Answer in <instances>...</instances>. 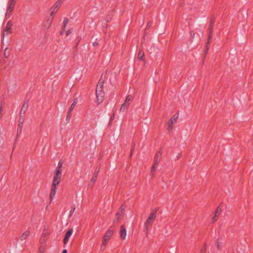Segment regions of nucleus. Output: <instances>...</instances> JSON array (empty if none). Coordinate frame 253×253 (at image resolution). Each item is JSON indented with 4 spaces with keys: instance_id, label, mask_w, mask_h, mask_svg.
Masks as SVG:
<instances>
[{
    "instance_id": "a878e982",
    "label": "nucleus",
    "mask_w": 253,
    "mask_h": 253,
    "mask_svg": "<svg viewBox=\"0 0 253 253\" xmlns=\"http://www.w3.org/2000/svg\"><path fill=\"white\" fill-rule=\"evenodd\" d=\"M97 174V173L96 174ZM96 176L97 175H95V176H93L91 178V179L90 180V183L92 184V185H93L96 181Z\"/></svg>"
},
{
    "instance_id": "1a4fd4ad",
    "label": "nucleus",
    "mask_w": 253,
    "mask_h": 253,
    "mask_svg": "<svg viewBox=\"0 0 253 253\" xmlns=\"http://www.w3.org/2000/svg\"><path fill=\"white\" fill-rule=\"evenodd\" d=\"M77 102H78V99L77 98L75 99L73 102L72 103L69 109V111L67 114V117H66L67 119H68L69 120L71 118V116H72L71 112L73 111V110L74 108L75 107V106H76V105L77 104Z\"/></svg>"
},
{
    "instance_id": "9b49d317",
    "label": "nucleus",
    "mask_w": 253,
    "mask_h": 253,
    "mask_svg": "<svg viewBox=\"0 0 253 253\" xmlns=\"http://www.w3.org/2000/svg\"><path fill=\"white\" fill-rule=\"evenodd\" d=\"M73 232V229L72 228H70L68 229V230L66 233L63 240V243L65 245H66L68 243L69 239L71 235H72Z\"/></svg>"
},
{
    "instance_id": "423d86ee",
    "label": "nucleus",
    "mask_w": 253,
    "mask_h": 253,
    "mask_svg": "<svg viewBox=\"0 0 253 253\" xmlns=\"http://www.w3.org/2000/svg\"><path fill=\"white\" fill-rule=\"evenodd\" d=\"M178 117L174 115L169 120L168 123V130L170 131L173 129V125L176 121Z\"/></svg>"
},
{
    "instance_id": "dca6fc26",
    "label": "nucleus",
    "mask_w": 253,
    "mask_h": 253,
    "mask_svg": "<svg viewBox=\"0 0 253 253\" xmlns=\"http://www.w3.org/2000/svg\"><path fill=\"white\" fill-rule=\"evenodd\" d=\"M129 103H127L125 101V102L122 105L120 109V111L124 112L125 110H127L129 106Z\"/></svg>"
},
{
    "instance_id": "5701e85b",
    "label": "nucleus",
    "mask_w": 253,
    "mask_h": 253,
    "mask_svg": "<svg viewBox=\"0 0 253 253\" xmlns=\"http://www.w3.org/2000/svg\"><path fill=\"white\" fill-rule=\"evenodd\" d=\"M214 23V20L213 18H211L210 21V24L209 26V30L210 32H211L212 31V27Z\"/></svg>"
},
{
    "instance_id": "2f4dec72",
    "label": "nucleus",
    "mask_w": 253,
    "mask_h": 253,
    "mask_svg": "<svg viewBox=\"0 0 253 253\" xmlns=\"http://www.w3.org/2000/svg\"><path fill=\"white\" fill-rule=\"evenodd\" d=\"M62 253H67V250L66 249H64L62 251Z\"/></svg>"
},
{
    "instance_id": "b1692460",
    "label": "nucleus",
    "mask_w": 253,
    "mask_h": 253,
    "mask_svg": "<svg viewBox=\"0 0 253 253\" xmlns=\"http://www.w3.org/2000/svg\"><path fill=\"white\" fill-rule=\"evenodd\" d=\"M45 249V246L44 245H42L39 249L38 253H43Z\"/></svg>"
},
{
    "instance_id": "7ed1b4c3",
    "label": "nucleus",
    "mask_w": 253,
    "mask_h": 253,
    "mask_svg": "<svg viewBox=\"0 0 253 253\" xmlns=\"http://www.w3.org/2000/svg\"><path fill=\"white\" fill-rule=\"evenodd\" d=\"M103 82L100 81L97 84L96 89V95L99 103L102 102L104 96V92L103 91Z\"/></svg>"
},
{
    "instance_id": "f257e3e1",
    "label": "nucleus",
    "mask_w": 253,
    "mask_h": 253,
    "mask_svg": "<svg viewBox=\"0 0 253 253\" xmlns=\"http://www.w3.org/2000/svg\"><path fill=\"white\" fill-rule=\"evenodd\" d=\"M62 165L63 162L61 161H59L58 166L54 172L53 180L50 194V199L51 201L53 199L56 192V186L59 185L61 181Z\"/></svg>"
},
{
    "instance_id": "6e6552de",
    "label": "nucleus",
    "mask_w": 253,
    "mask_h": 253,
    "mask_svg": "<svg viewBox=\"0 0 253 253\" xmlns=\"http://www.w3.org/2000/svg\"><path fill=\"white\" fill-rule=\"evenodd\" d=\"M125 210V205H122L120 208L119 211L116 214V217L114 222H118L120 220V216L123 215Z\"/></svg>"
},
{
    "instance_id": "39448f33",
    "label": "nucleus",
    "mask_w": 253,
    "mask_h": 253,
    "mask_svg": "<svg viewBox=\"0 0 253 253\" xmlns=\"http://www.w3.org/2000/svg\"><path fill=\"white\" fill-rule=\"evenodd\" d=\"M114 231L111 229H109L106 232L102 239V245L106 246L108 242L110 240L111 237L113 236Z\"/></svg>"
},
{
    "instance_id": "a211bd4d",
    "label": "nucleus",
    "mask_w": 253,
    "mask_h": 253,
    "mask_svg": "<svg viewBox=\"0 0 253 253\" xmlns=\"http://www.w3.org/2000/svg\"><path fill=\"white\" fill-rule=\"evenodd\" d=\"M12 24L10 22H8L4 32H9L12 30Z\"/></svg>"
},
{
    "instance_id": "58836bf2",
    "label": "nucleus",
    "mask_w": 253,
    "mask_h": 253,
    "mask_svg": "<svg viewBox=\"0 0 253 253\" xmlns=\"http://www.w3.org/2000/svg\"><path fill=\"white\" fill-rule=\"evenodd\" d=\"M67 32H71V30H69Z\"/></svg>"
},
{
    "instance_id": "412c9836",
    "label": "nucleus",
    "mask_w": 253,
    "mask_h": 253,
    "mask_svg": "<svg viewBox=\"0 0 253 253\" xmlns=\"http://www.w3.org/2000/svg\"><path fill=\"white\" fill-rule=\"evenodd\" d=\"M68 22V19L67 18H64V20H63V25H62V30L63 31H65V27L66 26V25L67 24Z\"/></svg>"
},
{
    "instance_id": "4c0bfd02",
    "label": "nucleus",
    "mask_w": 253,
    "mask_h": 253,
    "mask_svg": "<svg viewBox=\"0 0 253 253\" xmlns=\"http://www.w3.org/2000/svg\"><path fill=\"white\" fill-rule=\"evenodd\" d=\"M2 36H3V37H4L5 36L4 33H3V35H2Z\"/></svg>"
},
{
    "instance_id": "f3484780",
    "label": "nucleus",
    "mask_w": 253,
    "mask_h": 253,
    "mask_svg": "<svg viewBox=\"0 0 253 253\" xmlns=\"http://www.w3.org/2000/svg\"><path fill=\"white\" fill-rule=\"evenodd\" d=\"M30 232L29 231L27 230L25 232H24L21 236L20 239L21 240H25L29 235H30Z\"/></svg>"
},
{
    "instance_id": "7c9ffc66",
    "label": "nucleus",
    "mask_w": 253,
    "mask_h": 253,
    "mask_svg": "<svg viewBox=\"0 0 253 253\" xmlns=\"http://www.w3.org/2000/svg\"><path fill=\"white\" fill-rule=\"evenodd\" d=\"M98 45V42H94L93 43V45L94 46H96V45Z\"/></svg>"
},
{
    "instance_id": "f03ea898",
    "label": "nucleus",
    "mask_w": 253,
    "mask_h": 253,
    "mask_svg": "<svg viewBox=\"0 0 253 253\" xmlns=\"http://www.w3.org/2000/svg\"><path fill=\"white\" fill-rule=\"evenodd\" d=\"M156 217L157 211H153L149 215L144 223V228H145L147 233L148 232L149 228L152 227V224L154 223Z\"/></svg>"
},
{
    "instance_id": "9d476101",
    "label": "nucleus",
    "mask_w": 253,
    "mask_h": 253,
    "mask_svg": "<svg viewBox=\"0 0 253 253\" xmlns=\"http://www.w3.org/2000/svg\"><path fill=\"white\" fill-rule=\"evenodd\" d=\"M53 21V18H48L47 20L43 22L42 30L43 31L47 30L51 26Z\"/></svg>"
},
{
    "instance_id": "f704fd0d",
    "label": "nucleus",
    "mask_w": 253,
    "mask_h": 253,
    "mask_svg": "<svg viewBox=\"0 0 253 253\" xmlns=\"http://www.w3.org/2000/svg\"><path fill=\"white\" fill-rule=\"evenodd\" d=\"M216 246H217V247L218 249H219V243H216Z\"/></svg>"
},
{
    "instance_id": "e433bc0d",
    "label": "nucleus",
    "mask_w": 253,
    "mask_h": 253,
    "mask_svg": "<svg viewBox=\"0 0 253 253\" xmlns=\"http://www.w3.org/2000/svg\"><path fill=\"white\" fill-rule=\"evenodd\" d=\"M70 33H67L66 36H68L69 35V34H70Z\"/></svg>"
},
{
    "instance_id": "c9c22d12",
    "label": "nucleus",
    "mask_w": 253,
    "mask_h": 253,
    "mask_svg": "<svg viewBox=\"0 0 253 253\" xmlns=\"http://www.w3.org/2000/svg\"><path fill=\"white\" fill-rule=\"evenodd\" d=\"M2 116V115L1 113V112H0V118H1Z\"/></svg>"
},
{
    "instance_id": "0eeeda50",
    "label": "nucleus",
    "mask_w": 253,
    "mask_h": 253,
    "mask_svg": "<svg viewBox=\"0 0 253 253\" xmlns=\"http://www.w3.org/2000/svg\"><path fill=\"white\" fill-rule=\"evenodd\" d=\"M222 208L220 206H218L214 212V215L211 217V222L212 223L215 222L217 220L218 217L220 214Z\"/></svg>"
},
{
    "instance_id": "20e7f679",
    "label": "nucleus",
    "mask_w": 253,
    "mask_h": 253,
    "mask_svg": "<svg viewBox=\"0 0 253 253\" xmlns=\"http://www.w3.org/2000/svg\"><path fill=\"white\" fill-rule=\"evenodd\" d=\"M16 4V0H8L6 10L5 12V16H10Z\"/></svg>"
},
{
    "instance_id": "4468645a",
    "label": "nucleus",
    "mask_w": 253,
    "mask_h": 253,
    "mask_svg": "<svg viewBox=\"0 0 253 253\" xmlns=\"http://www.w3.org/2000/svg\"><path fill=\"white\" fill-rule=\"evenodd\" d=\"M211 38H212L211 33H210L208 35V42L206 43V45H205V46H206V50H205V56L207 54V53L209 51V48H210V41L211 39Z\"/></svg>"
},
{
    "instance_id": "bb28decb",
    "label": "nucleus",
    "mask_w": 253,
    "mask_h": 253,
    "mask_svg": "<svg viewBox=\"0 0 253 253\" xmlns=\"http://www.w3.org/2000/svg\"><path fill=\"white\" fill-rule=\"evenodd\" d=\"M50 10H51V12L50 13V16H51V17L50 18H53V17H54V15L55 14V13L57 11L55 10H54V9H51Z\"/></svg>"
},
{
    "instance_id": "c85d7f7f",
    "label": "nucleus",
    "mask_w": 253,
    "mask_h": 253,
    "mask_svg": "<svg viewBox=\"0 0 253 253\" xmlns=\"http://www.w3.org/2000/svg\"><path fill=\"white\" fill-rule=\"evenodd\" d=\"M151 25V22H149L147 24V26L146 27V30H148V27H150V26Z\"/></svg>"
},
{
    "instance_id": "473e14b6",
    "label": "nucleus",
    "mask_w": 253,
    "mask_h": 253,
    "mask_svg": "<svg viewBox=\"0 0 253 253\" xmlns=\"http://www.w3.org/2000/svg\"><path fill=\"white\" fill-rule=\"evenodd\" d=\"M2 105L0 104V112L2 111Z\"/></svg>"
},
{
    "instance_id": "ddd939ff",
    "label": "nucleus",
    "mask_w": 253,
    "mask_h": 253,
    "mask_svg": "<svg viewBox=\"0 0 253 253\" xmlns=\"http://www.w3.org/2000/svg\"><path fill=\"white\" fill-rule=\"evenodd\" d=\"M23 122L24 119L20 118L19 121V124L17 126V138L20 135L22 132Z\"/></svg>"
},
{
    "instance_id": "6ab92c4d",
    "label": "nucleus",
    "mask_w": 253,
    "mask_h": 253,
    "mask_svg": "<svg viewBox=\"0 0 253 253\" xmlns=\"http://www.w3.org/2000/svg\"><path fill=\"white\" fill-rule=\"evenodd\" d=\"M144 52L143 51H139V52L138 54L137 58L140 60L144 61Z\"/></svg>"
},
{
    "instance_id": "393cba45",
    "label": "nucleus",
    "mask_w": 253,
    "mask_h": 253,
    "mask_svg": "<svg viewBox=\"0 0 253 253\" xmlns=\"http://www.w3.org/2000/svg\"><path fill=\"white\" fill-rule=\"evenodd\" d=\"M133 99V97L131 95H128L125 100V102L127 103H129L130 101H132Z\"/></svg>"
},
{
    "instance_id": "cd10ccee",
    "label": "nucleus",
    "mask_w": 253,
    "mask_h": 253,
    "mask_svg": "<svg viewBox=\"0 0 253 253\" xmlns=\"http://www.w3.org/2000/svg\"><path fill=\"white\" fill-rule=\"evenodd\" d=\"M75 209L76 208L75 206L72 208V210L70 211V216H72V215L73 214L75 210Z\"/></svg>"
},
{
    "instance_id": "aec40b11",
    "label": "nucleus",
    "mask_w": 253,
    "mask_h": 253,
    "mask_svg": "<svg viewBox=\"0 0 253 253\" xmlns=\"http://www.w3.org/2000/svg\"><path fill=\"white\" fill-rule=\"evenodd\" d=\"M160 157V154H156L154 158V165L158 166L159 163V158Z\"/></svg>"
},
{
    "instance_id": "c756f323",
    "label": "nucleus",
    "mask_w": 253,
    "mask_h": 253,
    "mask_svg": "<svg viewBox=\"0 0 253 253\" xmlns=\"http://www.w3.org/2000/svg\"><path fill=\"white\" fill-rule=\"evenodd\" d=\"M133 150H134V148L133 147L132 148H131V151H130V157L132 155V152H133Z\"/></svg>"
},
{
    "instance_id": "72a5a7b5",
    "label": "nucleus",
    "mask_w": 253,
    "mask_h": 253,
    "mask_svg": "<svg viewBox=\"0 0 253 253\" xmlns=\"http://www.w3.org/2000/svg\"><path fill=\"white\" fill-rule=\"evenodd\" d=\"M4 55L6 58H7L8 56V55H7L5 52H4Z\"/></svg>"
},
{
    "instance_id": "4be33fe9",
    "label": "nucleus",
    "mask_w": 253,
    "mask_h": 253,
    "mask_svg": "<svg viewBox=\"0 0 253 253\" xmlns=\"http://www.w3.org/2000/svg\"><path fill=\"white\" fill-rule=\"evenodd\" d=\"M157 167L156 165H153L151 169V175L153 177L154 175L156 168Z\"/></svg>"
},
{
    "instance_id": "2eb2a0df",
    "label": "nucleus",
    "mask_w": 253,
    "mask_h": 253,
    "mask_svg": "<svg viewBox=\"0 0 253 253\" xmlns=\"http://www.w3.org/2000/svg\"><path fill=\"white\" fill-rule=\"evenodd\" d=\"M63 2V0H58L51 7V9H54L56 11L60 8L61 4Z\"/></svg>"
},
{
    "instance_id": "f8f14e48",
    "label": "nucleus",
    "mask_w": 253,
    "mask_h": 253,
    "mask_svg": "<svg viewBox=\"0 0 253 253\" xmlns=\"http://www.w3.org/2000/svg\"><path fill=\"white\" fill-rule=\"evenodd\" d=\"M119 234L121 239L122 240H124L126 236V230L125 225H123L121 226Z\"/></svg>"
}]
</instances>
